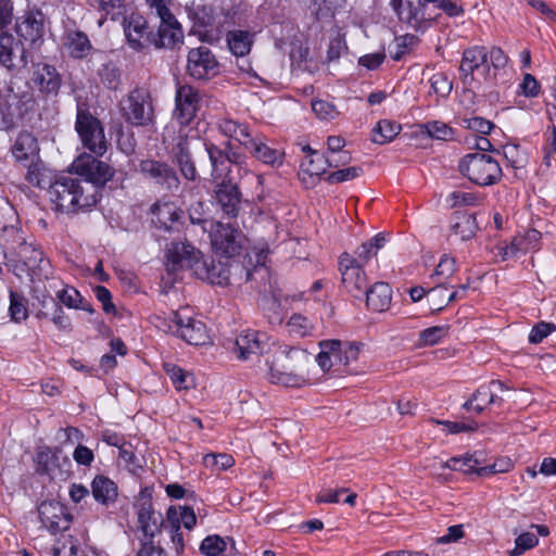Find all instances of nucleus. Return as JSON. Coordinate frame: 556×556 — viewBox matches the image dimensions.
<instances>
[{
	"mask_svg": "<svg viewBox=\"0 0 556 556\" xmlns=\"http://www.w3.org/2000/svg\"><path fill=\"white\" fill-rule=\"evenodd\" d=\"M166 372L169 376L173 384L178 390H186L190 388V381L192 380L190 375L177 366H166Z\"/></svg>",
	"mask_w": 556,
	"mask_h": 556,
	"instance_id": "6e6d98bb",
	"label": "nucleus"
},
{
	"mask_svg": "<svg viewBox=\"0 0 556 556\" xmlns=\"http://www.w3.org/2000/svg\"><path fill=\"white\" fill-rule=\"evenodd\" d=\"M421 134L437 140H451L454 137V130L445 123L440 121L427 122L418 125Z\"/></svg>",
	"mask_w": 556,
	"mask_h": 556,
	"instance_id": "a18cd8bd",
	"label": "nucleus"
},
{
	"mask_svg": "<svg viewBox=\"0 0 556 556\" xmlns=\"http://www.w3.org/2000/svg\"><path fill=\"white\" fill-rule=\"evenodd\" d=\"M122 117L135 127H147L154 123L151 94L143 88H135L119 103Z\"/></svg>",
	"mask_w": 556,
	"mask_h": 556,
	"instance_id": "0eeeda50",
	"label": "nucleus"
},
{
	"mask_svg": "<svg viewBox=\"0 0 556 556\" xmlns=\"http://www.w3.org/2000/svg\"><path fill=\"white\" fill-rule=\"evenodd\" d=\"M431 422L442 425L445 431L450 434H457L460 432H473L478 429V424L475 420L470 419L464 421L431 419Z\"/></svg>",
	"mask_w": 556,
	"mask_h": 556,
	"instance_id": "8fccbe9b",
	"label": "nucleus"
},
{
	"mask_svg": "<svg viewBox=\"0 0 556 556\" xmlns=\"http://www.w3.org/2000/svg\"><path fill=\"white\" fill-rule=\"evenodd\" d=\"M204 465L206 467H216L219 470H226L230 468L235 460L229 454H206L203 458Z\"/></svg>",
	"mask_w": 556,
	"mask_h": 556,
	"instance_id": "4d7b16f0",
	"label": "nucleus"
},
{
	"mask_svg": "<svg viewBox=\"0 0 556 556\" xmlns=\"http://www.w3.org/2000/svg\"><path fill=\"white\" fill-rule=\"evenodd\" d=\"M267 345L266 334L255 331H242L233 342V352L240 359H248L251 355L262 354Z\"/></svg>",
	"mask_w": 556,
	"mask_h": 556,
	"instance_id": "a878e982",
	"label": "nucleus"
},
{
	"mask_svg": "<svg viewBox=\"0 0 556 556\" xmlns=\"http://www.w3.org/2000/svg\"><path fill=\"white\" fill-rule=\"evenodd\" d=\"M124 31L129 46L140 51L152 46V30H149L146 18L139 14H130L124 17Z\"/></svg>",
	"mask_w": 556,
	"mask_h": 556,
	"instance_id": "4be33fe9",
	"label": "nucleus"
},
{
	"mask_svg": "<svg viewBox=\"0 0 556 556\" xmlns=\"http://www.w3.org/2000/svg\"><path fill=\"white\" fill-rule=\"evenodd\" d=\"M41 523L52 533L65 532L72 522L67 508L59 502L46 501L38 507Z\"/></svg>",
	"mask_w": 556,
	"mask_h": 556,
	"instance_id": "aec40b11",
	"label": "nucleus"
},
{
	"mask_svg": "<svg viewBox=\"0 0 556 556\" xmlns=\"http://www.w3.org/2000/svg\"><path fill=\"white\" fill-rule=\"evenodd\" d=\"M447 330V326H434L427 328L420 332V341L425 345H433L446 336Z\"/></svg>",
	"mask_w": 556,
	"mask_h": 556,
	"instance_id": "13d9d810",
	"label": "nucleus"
},
{
	"mask_svg": "<svg viewBox=\"0 0 556 556\" xmlns=\"http://www.w3.org/2000/svg\"><path fill=\"white\" fill-rule=\"evenodd\" d=\"M238 271L244 273L245 281L251 279V271L244 269L238 263L226 264L215 263L214 261L207 263L203 260L200 267L195 269V276L202 280H207L212 285L227 286L232 283V276Z\"/></svg>",
	"mask_w": 556,
	"mask_h": 556,
	"instance_id": "f8f14e48",
	"label": "nucleus"
},
{
	"mask_svg": "<svg viewBox=\"0 0 556 556\" xmlns=\"http://www.w3.org/2000/svg\"><path fill=\"white\" fill-rule=\"evenodd\" d=\"M225 548L226 542L219 535H208L200 545V552L205 556H218Z\"/></svg>",
	"mask_w": 556,
	"mask_h": 556,
	"instance_id": "603ef678",
	"label": "nucleus"
},
{
	"mask_svg": "<svg viewBox=\"0 0 556 556\" xmlns=\"http://www.w3.org/2000/svg\"><path fill=\"white\" fill-rule=\"evenodd\" d=\"M460 80L466 88L479 89L496 73L491 72L485 47L475 46L464 50L459 65Z\"/></svg>",
	"mask_w": 556,
	"mask_h": 556,
	"instance_id": "39448f33",
	"label": "nucleus"
},
{
	"mask_svg": "<svg viewBox=\"0 0 556 556\" xmlns=\"http://www.w3.org/2000/svg\"><path fill=\"white\" fill-rule=\"evenodd\" d=\"M459 125L481 135H488L494 127L492 122L480 116L462 117Z\"/></svg>",
	"mask_w": 556,
	"mask_h": 556,
	"instance_id": "3c124183",
	"label": "nucleus"
},
{
	"mask_svg": "<svg viewBox=\"0 0 556 556\" xmlns=\"http://www.w3.org/2000/svg\"><path fill=\"white\" fill-rule=\"evenodd\" d=\"M152 224L165 231H178L184 212L174 202H157L151 208Z\"/></svg>",
	"mask_w": 556,
	"mask_h": 556,
	"instance_id": "5701e85b",
	"label": "nucleus"
},
{
	"mask_svg": "<svg viewBox=\"0 0 556 556\" xmlns=\"http://www.w3.org/2000/svg\"><path fill=\"white\" fill-rule=\"evenodd\" d=\"M458 169L463 176L480 187L496 185L503 176L497 160L486 153H469L460 159Z\"/></svg>",
	"mask_w": 556,
	"mask_h": 556,
	"instance_id": "20e7f679",
	"label": "nucleus"
},
{
	"mask_svg": "<svg viewBox=\"0 0 556 556\" xmlns=\"http://www.w3.org/2000/svg\"><path fill=\"white\" fill-rule=\"evenodd\" d=\"M312 109L321 119H333L339 114L337 108L332 103L324 100L313 101Z\"/></svg>",
	"mask_w": 556,
	"mask_h": 556,
	"instance_id": "0e129e2a",
	"label": "nucleus"
},
{
	"mask_svg": "<svg viewBox=\"0 0 556 556\" xmlns=\"http://www.w3.org/2000/svg\"><path fill=\"white\" fill-rule=\"evenodd\" d=\"M15 160L24 166H28L39 159V147L35 136L30 132H21L12 148Z\"/></svg>",
	"mask_w": 556,
	"mask_h": 556,
	"instance_id": "c85d7f7f",
	"label": "nucleus"
},
{
	"mask_svg": "<svg viewBox=\"0 0 556 556\" xmlns=\"http://www.w3.org/2000/svg\"><path fill=\"white\" fill-rule=\"evenodd\" d=\"M290 333L298 337H305L311 333L313 326L311 321L300 314H294L290 317L287 324Z\"/></svg>",
	"mask_w": 556,
	"mask_h": 556,
	"instance_id": "864d4df0",
	"label": "nucleus"
},
{
	"mask_svg": "<svg viewBox=\"0 0 556 556\" xmlns=\"http://www.w3.org/2000/svg\"><path fill=\"white\" fill-rule=\"evenodd\" d=\"M10 315L15 321L24 320L27 317V308L23 303V299L14 292L10 294Z\"/></svg>",
	"mask_w": 556,
	"mask_h": 556,
	"instance_id": "69168bd1",
	"label": "nucleus"
},
{
	"mask_svg": "<svg viewBox=\"0 0 556 556\" xmlns=\"http://www.w3.org/2000/svg\"><path fill=\"white\" fill-rule=\"evenodd\" d=\"M366 305L374 312L382 313L389 309L392 301V290L389 283L377 281L364 292Z\"/></svg>",
	"mask_w": 556,
	"mask_h": 556,
	"instance_id": "c756f323",
	"label": "nucleus"
},
{
	"mask_svg": "<svg viewBox=\"0 0 556 556\" xmlns=\"http://www.w3.org/2000/svg\"><path fill=\"white\" fill-rule=\"evenodd\" d=\"M431 88L441 97H447L452 91V81L443 73L434 74L430 79Z\"/></svg>",
	"mask_w": 556,
	"mask_h": 556,
	"instance_id": "e2e57ef3",
	"label": "nucleus"
},
{
	"mask_svg": "<svg viewBox=\"0 0 556 556\" xmlns=\"http://www.w3.org/2000/svg\"><path fill=\"white\" fill-rule=\"evenodd\" d=\"M363 173L362 167L352 166L343 169L336 170L328 175L327 181L330 184H338L348 180H352L358 177Z\"/></svg>",
	"mask_w": 556,
	"mask_h": 556,
	"instance_id": "052dcab7",
	"label": "nucleus"
},
{
	"mask_svg": "<svg viewBox=\"0 0 556 556\" xmlns=\"http://www.w3.org/2000/svg\"><path fill=\"white\" fill-rule=\"evenodd\" d=\"M306 361L307 355L299 349L290 348L280 351L269 365V381L291 388L304 386L306 378L302 374V368Z\"/></svg>",
	"mask_w": 556,
	"mask_h": 556,
	"instance_id": "f03ea898",
	"label": "nucleus"
},
{
	"mask_svg": "<svg viewBox=\"0 0 556 556\" xmlns=\"http://www.w3.org/2000/svg\"><path fill=\"white\" fill-rule=\"evenodd\" d=\"M227 43L231 53L244 56L251 50L252 35L247 30H230L227 34Z\"/></svg>",
	"mask_w": 556,
	"mask_h": 556,
	"instance_id": "79ce46f5",
	"label": "nucleus"
},
{
	"mask_svg": "<svg viewBox=\"0 0 556 556\" xmlns=\"http://www.w3.org/2000/svg\"><path fill=\"white\" fill-rule=\"evenodd\" d=\"M160 18V25L156 33H152V46L157 49L173 48L182 40V29L175 16L169 13V17L156 15Z\"/></svg>",
	"mask_w": 556,
	"mask_h": 556,
	"instance_id": "b1692460",
	"label": "nucleus"
},
{
	"mask_svg": "<svg viewBox=\"0 0 556 556\" xmlns=\"http://www.w3.org/2000/svg\"><path fill=\"white\" fill-rule=\"evenodd\" d=\"M67 54L73 59H84L92 49L88 36L81 30H68L63 42Z\"/></svg>",
	"mask_w": 556,
	"mask_h": 556,
	"instance_id": "f704fd0d",
	"label": "nucleus"
},
{
	"mask_svg": "<svg viewBox=\"0 0 556 556\" xmlns=\"http://www.w3.org/2000/svg\"><path fill=\"white\" fill-rule=\"evenodd\" d=\"M94 500L103 505L113 503L117 497V486L109 478L97 476L91 483Z\"/></svg>",
	"mask_w": 556,
	"mask_h": 556,
	"instance_id": "58836bf2",
	"label": "nucleus"
},
{
	"mask_svg": "<svg viewBox=\"0 0 556 556\" xmlns=\"http://www.w3.org/2000/svg\"><path fill=\"white\" fill-rule=\"evenodd\" d=\"M99 76L103 85L109 89L116 90L121 84V74L117 66L110 62L102 65Z\"/></svg>",
	"mask_w": 556,
	"mask_h": 556,
	"instance_id": "09e8293b",
	"label": "nucleus"
},
{
	"mask_svg": "<svg viewBox=\"0 0 556 556\" xmlns=\"http://www.w3.org/2000/svg\"><path fill=\"white\" fill-rule=\"evenodd\" d=\"M452 233L459 236L462 240H470L478 230L475 214L457 213L451 225Z\"/></svg>",
	"mask_w": 556,
	"mask_h": 556,
	"instance_id": "ea45409f",
	"label": "nucleus"
},
{
	"mask_svg": "<svg viewBox=\"0 0 556 556\" xmlns=\"http://www.w3.org/2000/svg\"><path fill=\"white\" fill-rule=\"evenodd\" d=\"M174 162L179 167L181 175L187 180H195L198 172L191 156L189 141L186 138H180L173 149Z\"/></svg>",
	"mask_w": 556,
	"mask_h": 556,
	"instance_id": "2f4dec72",
	"label": "nucleus"
},
{
	"mask_svg": "<svg viewBox=\"0 0 556 556\" xmlns=\"http://www.w3.org/2000/svg\"><path fill=\"white\" fill-rule=\"evenodd\" d=\"M53 556H83L84 549L80 540L71 533L62 532L52 546Z\"/></svg>",
	"mask_w": 556,
	"mask_h": 556,
	"instance_id": "a19ab883",
	"label": "nucleus"
},
{
	"mask_svg": "<svg viewBox=\"0 0 556 556\" xmlns=\"http://www.w3.org/2000/svg\"><path fill=\"white\" fill-rule=\"evenodd\" d=\"M204 147L212 165V175L220 177L227 169L228 164L226 148L222 149L211 142H204Z\"/></svg>",
	"mask_w": 556,
	"mask_h": 556,
	"instance_id": "c03bdc74",
	"label": "nucleus"
},
{
	"mask_svg": "<svg viewBox=\"0 0 556 556\" xmlns=\"http://www.w3.org/2000/svg\"><path fill=\"white\" fill-rule=\"evenodd\" d=\"M200 108V94L189 85L179 86L175 94L174 117L181 126L189 125Z\"/></svg>",
	"mask_w": 556,
	"mask_h": 556,
	"instance_id": "f3484780",
	"label": "nucleus"
},
{
	"mask_svg": "<svg viewBox=\"0 0 556 556\" xmlns=\"http://www.w3.org/2000/svg\"><path fill=\"white\" fill-rule=\"evenodd\" d=\"M245 150H248L253 157L266 165L279 166L282 164L283 153L268 147L258 136H254L248 141Z\"/></svg>",
	"mask_w": 556,
	"mask_h": 556,
	"instance_id": "7c9ffc66",
	"label": "nucleus"
},
{
	"mask_svg": "<svg viewBox=\"0 0 556 556\" xmlns=\"http://www.w3.org/2000/svg\"><path fill=\"white\" fill-rule=\"evenodd\" d=\"M139 172L162 190L176 192L180 180L176 170L165 162L147 159L139 163Z\"/></svg>",
	"mask_w": 556,
	"mask_h": 556,
	"instance_id": "9b49d317",
	"label": "nucleus"
},
{
	"mask_svg": "<svg viewBox=\"0 0 556 556\" xmlns=\"http://www.w3.org/2000/svg\"><path fill=\"white\" fill-rule=\"evenodd\" d=\"M211 240L216 253L232 257L241 251L244 236L230 224L217 223L212 231Z\"/></svg>",
	"mask_w": 556,
	"mask_h": 556,
	"instance_id": "4468645a",
	"label": "nucleus"
},
{
	"mask_svg": "<svg viewBox=\"0 0 556 556\" xmlns=\"http://www.w3.org/2000/svg\"><path fill=\"white\" fill-rule=\"evenodd\" d=\"M314 5V13L317 20L331 17L334 11L342 8L345 0H312Z\"/></svg>",
	"mask_w": 556,
	"mask_h": 556,
	"instance_id": "de8ad7c7",
	"label": "nucleus"
},
{
	"mask_svg": "<svg viewBox=\"0 0 556 556\" xmlns=\"http://www.w3.org/2000/svg\"><path fill=\"white\" fill-rule=\"evenodd\" d=\"M504 390H507L505 384L498 380H493L489 384L479 387L476 392L472 393V400L476 403L473 410L480 414L488 405L502 403V399L496 395V392Z\"/></svg>",
	"mask_w": 556,
	"mask_h": 556,
	"instance_id": "473e14b6",
	"label": "nucleus"
},
{
	"mask_svg": "<svg viewBox=\"0 0 556 556\" xmlns=\"http://www.w3.org/2000/svg\"><path fill=\"white\" fill-rule=\"evenodd\" d=\"M320 352L316 356V362L319 367L326 371L333 365L332 359L336 362L342 361V342L339 340H324L319 342Z\"/></svg>",
	"mask_w": 556,
	"mask_h": 556,
	"instance_id": "e433bc0d",
	"label": "nucleus"
},
{
	"mask_svg": "<svg viewBox=\"0 0 556 556\" xmlns=\"http://www.w3.org/2000/svg\"><path fill=\"white\" fill-rule=\"evenodd\" d=\"M27 174H26V180L40 189H52V186H54V181L59 176H55L53 172L48 168L39 159L37 161H34L28 166H26Z\"/></svg>",
	"mask_w": 556,
	"mask_h": 556,
	"instance_id": "72a5a7b5",
	"label": "nucleus"
},
{
	"mask_svg": "<svg viewBox=\"0 0 556 556\" xmlns=\"http://www.w3.org/2000/svg\"><path fill=\"white\" fill-rule=\"evenodd\" d=\"M197 523V516L193 508L189 506H170L166 513V531L169 533L170 541L177 554H181L185 548L184 536L180 526L191 530Z\"/></svg>",
	"mask_w": 556,
	"mask_h": 556,
	"instance_id": "9d476101",
	"label": "nucleus"
},
{
	"mask_svg": "<svg viewBox=\"0 0 556 556\" xmlns=\"http://www.w3.org/2000/svg\"><path fill=\"white\" fill-rule=\"evenodd\" d=\"M338 161L332 156H325L319 152H313L306 155V160L302 162L301 167L309 176H320L327 172L329 167H338Z\"/></svg>",
	"mask_w": 556,
	"mask_h": 556,
	"instance_id": "4c0bfd02",
	"label": "nucleus"
},
{
	"mask_svg": "<svg viewBox=\"0 0 556 556\" xmlns=\"http://www.w3.org/2000/svg\"><path fill=\"white\" fill-rule=\"evenodd\" d=\"M391 7L399 20L415 30H418L425 22L431 20V17L426 14V5L420 4L419 0H417V3L407 1L406 5H403V0L396 2L395 0H391Z\"/></svg>",
	"mask_w": 556,
	"mask_h": 556,
	"instance_id": "bb28decb",
	"label": "nucleus"
},
{
	"mask_svg": "<svg viewBox=\"0 0 556 556\" xmlns=\"http://www.w3.org/2000/svg\"><path fill=\"white\" fill-rule=\"evenodd\" d=\"M73 168L79 176L86 178L83 182L94 186L97 194L99 188L103 187L114 175V169L109 164L87 153L79 155L73 162Z\"/></svg>",
	"mask_w": 556,
	"mask_h": 556,
	"instance_id": "1a4fd4ad",
	"label": "nucleus"
},
{
	"mask_svg": "<svg viewBox=\"0 0 556 556\" xmlns=\"http://www.w3.org/2000/svg\"><path fill=\"white\" fill-rule=\"evenodd\" d=\"M339 269L345 290L355 299H363L364 292L368 288L367 277L363 267L356 265L353 256L345 252L339 258Z\"/></svg>",
	"mask_w": 556,
	"mask_h": 556,
	"instance_id": "ddd939ff",
	"label": "nucleus"
},
{
	"mask_svg": "<svg viewBox=\"0 0 556 556\" xmlns=\"http://www.w3.org/2000/svg\"><path fill=\"white\" fill-rule=\"evenodd\" d=\"M157 328L178 336L189 344H205L208 336L205 325L191 314L189 307L173 311L167 318H159Z\"/></svg>",
	"mask_w": 556,
	"mask_h": 556,
	"instance_id": "7ed1b4c3",
	"label": "nucleus"
},
{
	"mask_svg": "<svg viewBox=\"0 0 556 556\" xmlns=\"http://www.w3.org/2000/svg\"><path fill=\"white\" fill-rule=\"evenodd\" d=\"M50 200L55 210L66 214L78 213L98 202L94 186L72 176H59L50 190Z\"/></svg>",
	"mask_w": 556,
	"mask_h": 556,
	"instance_id": "f257e3e1",
	"label": "nucleus"
},
{
	"mask_svg": "<svg viewBox=\"0 0 556 556\" xmlns=\"http://www.w3.org/2000/svg\"><path fill=\"white\" fill-rule=\"evenodd\" d=\"M402 126L390 119H382L372 129V141L378 144L391 142L401 131Z\"/></svg>",
	"mask_w": 556,
	"mask_h": 556,
	"instance_id": "37998d69",
	"label": "nucleus"
},
{
	"mask_svg": "<svg viewBox=\"0 0 556 556\" xmlns=\"http://www.w3.org/2000/svg\"><path fill=\"white\" fill-rule=\"evenodd\" d=\"M480 465V460L476 457V454H466L464 456L451 457L444 467L451 470H459L466 475L476 473V469Z\"/></svg>",
	"mask_w": 556,
	"mask_h": 556,
	"instance_id": "49530a36",
	"label": "nucleus"
},
{
	"mask_svg": "<svg viewBox=\"0 0 556 556\" xmlns=\"http://www.w3.org/2000/svg\"><path fill=\"white\" fill-rule=\"evenodd\" d=\"M36 471L52 479L64 480L71 475L72 463L58 447H40L35 454Z\"/></svg>",
	"mask_w": 556,
	"mask_h": 556,
	"instance_id": "6e6552de",
	"label": "nucleus"
},
{
	"mask_svg": "<svg viewBox=\"0 0 556 556\" xmlns=\"http://www.w3.org/2000/svg\"><path fill=\"white\" fill-rule=\"evenodd\" d=\"M344 144H345V141L340 136H330L327 139L328 151L331 153L330 156L333 157L336 153L339 154V157L337 159L338 164L339 163L344 164L350 160L349 153L345 151H341L342 148L344 147Z\"/></svg>",
	"mask_w": 556,
	"mask_h": 556,
	"instance_id": "680f3d73",
	"label": "nucleus"
},
{
	"mask_svg": "<svg viewBox=\"0 0 556 556\" xmlns=\"http://www.w3.org/2000/svg\"><path fill=\"white\" fill-rule=\"evenodd\" d=\"M215 200L224 214L237 217L241 207V192L231 178H225L216 186Z\"/></svg>",
	"mask_w": 556,
	"mask_h": 556,
	"instance_id": "393cba45",
	"label": "nucleus"
},
{
	"mask_svg": "<svg viewBox=\"0 0 556 556\" xmlns=\"http://www.w3.org/2000/svg\"><path fill=\"white\" fill-rule=\"evenodd\" d=\"M516 546L514 549L509 552L510 556H520L522 553H525L528 549L533 548L538 545L539 539L534 533L531 532H525L521 533L519 536H517Z\"/></svg>",
	"mask_w": 556,
	"mask_h": 556,
	"instance_id": "5fc2aeb1",
	"label": "nucleus"
},
{
	"mask_svg": "<svg viewBox=\"0 0 556 556\" xmlns=\"http://www.w3.org/2000/svg\"><path fill=\"white\" fill-rule=\"evenodd\" d=\"M15 28L25 42L39 47L43 41L45 15L39 10H29L17 20Z\"/></svg>",
	"mask_w": 556,
	"mask_h": 556,
	"instance_id": "6ab92c4d",
	"label": "nucleus"
},
{
	"mask_svg": "<svg viewBox=\"0 0 556 556\" xmlns=\"http://www.w3.org/2000/svg\"><path fill=\"white\" fill-rule=\"evenodd\" d=\"M138 522L143 534L142 540H153L162 529L166 531V518L153 509L150 502L142 503L138 510Z\"/></svg>",
	"mask_w": 556,
	"mask_h": 556,
	"instance_id": "cd10ccee",
	"label": "nucleus"
},
{
	"mask_svg": "<svg viewBox=\"0 0 556 556\" xmlns=\"http://www.w3.org/2000/svg\"><path fill=\"white\" fill-rule=\"evenodd\" d=\"M217 128L224 136L238 141L244 149L248 141L254 137L248 125L228 117L219 119Z\"/></svg>",
	"mask_w": 556,
	"mask_h": 556,
	"instance_id": "c9c22d12",
	"label": "nucleus"
},
{
	"mask_svg": "<svg viewBox=\"0 0 556 556\" xmlns=\"http://www.w3.org/2000/svg\"><path fill=\"white\" fill-rule=\"evenodd\" d=\"M30 83L43 97H56L62 76L55 66L39 62L33 65Z\"/></svg>",
	"mask_w": 556,
	"mask_h": 556,
	"instance_id": "a211bd4d",
	"label": "nucleus"
},
{
	"mask_svg": "<svg viewBox=\"0 0 556 556\" xmlns=\"http://www.w3.org/2000/svg\"><path fill=\"white\" fill-rule=\"evenodd\" d=\"M0 64L9 71H18L26 66V51L13 35L0 34Z\"/></svg>",
	"mask_w": 556,
	"mask_h": 556,
	"instance_id": "412c9836",
	"label": "nucleus"
},
{
	"mask_svg": "<svg viewBox=\"0 0 556 556\" xmlns=\"http://www.w3.org/2000/svg\"><path fill=\"white\" fill-rule=\"evenodd\" d=\"M100 9L111 16V20H117L125 13V0H99Z\"/></svg>",
	"mask_w": 556,
	"mask_h": 556,
	"instance_id": "bf43d9fd",
	"label": "nucleus"
},
{
	"mask_svg": "<svg viewBox=\"0 0 556 556\" xmlns=\"http://www.w3.org/2000/svg\"><path fill=\"white\" fill-rule=\"evenodd\" d=\"M415 35L406 34L404 36L396 37L394 42L396 51L392 53V59L399 61L407 51L408 48L413 47L417 42Z\"/></svg>",
	"mask_w": 556,
	"mask_h": 556,
	"instance_id": "338daca9",
	"label": "nucleus"
},
{
	"mask_svg": "<svg viewBox=\"0 0 556 556\" xmlns=\"http://www.w3.org/2000/svg\"><path fill=\"white\" fill-rule=\"evenodd\" d=\"M166 260L168 271L192 269L194 274L203 261L200 251L184 242H172L166 250Z\"/></svg>",
	"mask_w": 556,
	"mask_h": 556,
	"instance_id": "2eb2a0df",
	"label": "nucleus"
},
{
	"mask_svg": "<svg viewBox=\"0 0 556 556\" xmlns=\"http://www.w3.org/2000/svg\"><path fill=\"white\" fill-rule=\"evenodd\" d=\"M555 329L556 326L554 324L541 321L532 328L529 334V341L534 344L540 343Z\"/></svg>",
	"mask_w": 556,
	"mask_h": 556,
	"instance_id": "774afa93",
	"label": "nucleus"
},
{
	"mask_svg": "<svg viewBox=\"0 0 556 556\" xmlns=\"http://www.w3.org/2000/svg\"><path fill=\"white\" fill-rule=\"evenodd\" d=\"M218 62L207 47L191 49L188 53L187 72L194 79H210L218 73Z\"/></svg>",
	"mask_w": 556,
	"mask_h": 556,
	"instance_id": "dca6fc26",
	"label": "nucleus"
},
{
	"mask_svg": "<svg viewBox=\"0 0 556 556\" xmlns=\"http://www.w3.org/2000/svg\"><path fill=\"white\" fill-rule=\"evenodd\" d=\"M75 130L83 146L97 156H102L108 150V141L102 123L93 116L87 104L78 103Z\"/></svg>",
	"mask_w": 556,
	"mask_h": 556,
	"instance_id": "423d86ee",
	"label": "nucleus"
}]
</instances>
